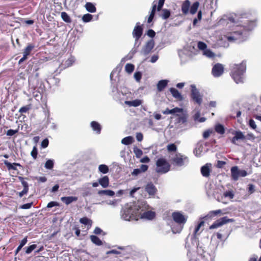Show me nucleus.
I'll return each instance as SVG.
<instances>
[{
    "mask_svg": "<svg viewBox=\"0 0 261 261\" xmlns=\"http://www.w3.org/2000/svg\"><path fill=\"white\" fill-rule=\"evenodd\" d=\"M149 208V205L145 201L138 203L137 204L125 207L122 212V217L126 220L140 219L141 211L143 212Z\"/></svg>",
    "mask_w": 261,
    "mask_h": 261,
    "instance_id": "nucleus-1",
    "label": "nucleus"
},
{
    "mask_svg": "<svg viewBox=\"0 0 261 261\" xmlns=\"http://www.w3.org/2000/svg\"><path fill=\"white\" fill-rule=\"evenodd\" d=\"M230 76L237 84L244 82V74L246 70V61H243L240 64H233L230 68Z\"/></svg>",
    "mask_w": 261,
    "mask_h": 261,
    "instance_id": "nucleus-2",
    "label": "nucleus"
},
{
    "mask_svg": "<svg viewBox=\"0 0 261 261\" xmlns=\"http://www.w3.org/2000/svg\"><path fill=\"white\" fill-rule=\"evenodd\" d=\"M156 172L159 173H166L170 170V165L164 158L159 159L156 162Z\"/></svg>",
    "mask_w": 261,
    "mask_h": 261,
    "instance_id": "nucleus-3",
    "label": "nucleus"
},
{
    "mask_svg": "<svg viewBox=\"0 0 261 261\" xmlns=\"http://www.w3.org/2000/svg\"><path fill=\"white\" fill-rule=\"evenodd\" d=\"M191 94L190 97L194 103L201 105L202 102V96L200 94L198 89H197L195 85H191Z\"/></svg>",
    "mask_w": 261,
    "mask_h": 261,
    "instance_id": "nucleus-4",
    "label": "nucleus"
},
{
    "mask_svg": "<svg viewBox=\"0 0 261 261\" xmlns=\"http://www.w3.org/2000/svg\"><path fill=\"white\" fill-rule=\"evenodd\" d=\"M234 220L233 219H229L227 217H224L215 221L214 223L210 226L209 228L210 229H215L229 222H232Z\"/></svg>",
    "mask_w": 261,
    "mask_h": 261,
    "instance_id": "nucleus-5",
    "label": "nucleus"
},
{
    "mask_svg": "<svg viewBox=\"0 0 261 261\" xmlns=\"http://www.w3.org/2000/svg\"><path fill=\"white\" fill-rule=\"evenodd\" d=\"M143 32V25L141 24L139 22H137L133 30L132 34L134 38H135L136 41H137L141 37Z\"/></svg>",
    "mask_w": 261,
    "mask_h": 261,
    "instance_id": "nucleus-6",
    "label": "nucleus"
},
{
    "mask_svg": "<svg viewBox=\"0 0 261 261\" xmlns=\"http://www.w3.org/2000/svg\"><path fill=\"white\" fill-rule=\"evenodd\" d=\"M172 217L173 220L180 225H184L187 221V218L179 212H173Z\"/></svg>",
    "mask_w": 261,
    "mask_h": 261,
    "instance_id": "nucleus-7",
    "label": "nucleus"
},
{
    "mask_svg": "<svg viewBox=\"0 0 261 261\" xmlns=\"http://www.w3.org/2000/svg\"><path fill=\"white\" fill-rule=\"evenodd\" d=\"M256 26L255 21H249L247 24L243 25L242 29L240 31L234 32L233 34H239L240 35H242L243 33V31H251Z\"/></svg>",
    "mask_w": 261,
    "mask_h": 261,
    "instance_id": "nucleus-8",
    "label": "nucleus"
},
{
    "mask_svg": "<svg viewBox=\"0 0 261 261\" xmlns=\"http://www.w3.org/2000/svg\"><path fill=\"white\" fill-rule=\"evenodd\" d=\"M212 72L214 76H220L224 72V67L220 63L216 64L212 68Z\"/></svg>",
    "mask_w": 261,
    "mask_h": 261,
    "instance_id": "nucleus-9",
    "label": "nucleus"
},
{
    "mask_svg": "<svg viewBox=\"0 0 261 261\" xmlns=\"http://www.w3.org/2000/svg\"><path fill=\"white\" fill-rule=\"evenodd\" d=\"M188 160L187 156H185L180 153L176 154L173 158V162L177 166H182L184 164V161Z\"/></svg>",
    "mask_w": 261,
    "mask_h": 261,
    "instance_id": "nucleus-10",
    "label": "nucleus"
},
{
    "mask_svg": "<svg viewBox=\"0 0 261 261\" xmlns=\"http://www.w3.org/2000/svg\"><path fill=\"white\" fill-rule=\"evenodd\" d=\"M232 134L234 135V136L231 139V142L233 144H237L236 141L239 140H243L246 138L243 133L240 130H233Z\"/></svg>",
    "mask_w": 261,
    "mask_h": 261,
    "instance_id": "nucleus-11",
    "label": "nucleus"
},
{
    "mask_svg": "<svg viewBox=\"0 0 261 261\" xmlns=\"http://www.w3.org/2000/svg\"><path fill=\"white\" fill-rule=\"evenodd\" d=\"M141 211V214L140 219H146L147 220H151L153 219L155 217V213L151 211H147L142 213Z\"/></svg>",
    "mask_w": 261,
    "mask_h": 261,
    "instance_id": "nucleus-12",
    "label": "nucleus"
},
{
    "mask_svg": "<svg viewBox=\"0 0 261 261\" xmlns=\"http://www.w3.org/2000/svg\"><path fill=\"white\" fill-rule=\"evenodd\" d=\"M145 190L150 196H154L158 191L157 189L151 182L146 185Z\"/></svg>",
    "mask_w": 261,
    "mask_h": 261,
    "instance_id": "nucleus-13",
    "label": "nucleus"
},
{
    "mask_svg": "<svg viewBox=\"0 0 261 261\" xmlns=\"http://www.w3.org/2000/svg\"><path fill=\"white\" fill-rule=\"evenodd\" d=\"M154 46V41L152 40L148 41L142 49V53L144 55L148 54Z\"/></svg>",
    "mask_w": 261,
    "mask_h": 261,
    "instance_id": "nucleus-14",
    "label": "nucleus"
},
{
    "mask_svg": "<svg viewBox=\"0 0 261 261\" xmlns=\"http://www.w3.org/2000/svg\"><path fill=\"white\" fill-rule=\"evenodd\" d=\"M99 184L103 188H107L110 184L109 178L107 175L102 176L98 179Z\"/></svg>",
    "mask_w": 261,
    "mask_h": 261,
    "instance_id": "nucleus-15",
    "label": "nucleus"
},
{
    "mask_svg": "<svg viewBox=\"0 0 261 261\" xmlns=\"http://www.w3.org/2000/svg\"><path fill=\"white\" fill-rule=\"evenodd\" d=\"M165 1V0H159V2H158V5L157 8H156V5L153 4V6L152 7V10H151V13L150 14L154 16V14H155L156 9L158 11H160L162 9V7L164 5Z\"/></svg>",
    "mask_w": 261,
    "mask_h": 261,
    "instance_id": "nucleus-16",
    "label": "nucleus"
},
{
    "mask_svg": "<svg viewBox=\"0 0 261 261\" xmlns=\"http://www.w3.org/2000/svg\"><path fill=\"white\" fill-rule=\"evenodd\" d=\"M231 176L232 179L237 181L238 180L239 175V169L237 166H233L231 168Z\"/></svg>",
    "mask_w": 261,
    "mask_h": 261,
    "instance_id": "nucleus-17",
    "label": "nucleus"
},
{
    "mask_svg": "<svg viewBox=\"0 0 261 261\" xmlns=\"http://www.w3.org/2000/svg\"><path fill=\"white\" fill-rule=\"evenodd\" d=\"M202 175L205 177H208L210 175L211 169L208 164L201 167L200 169Z\"/></svg>",
    "mask_w": 261,
    "mask_h": 261,
    "instance_id": "nucleus-18",
    "label": "nucleus"
},
{
    "mask_svg": "<svg viewBox=\"0 0 261 261\" xmlns=\"http://www.w3.org/2000/svg\"><path fill=\"white\" fill-rule=\"evenodd\" d=\"M4 164L7 166L8 169L10 170H16L17 168L16 166L19 167L20 168H22V166L19 164L17 163H13V164L9 162L7 160L4 161Z\"/></svg>",
    "mask_w": 261,
    "mask_h": 261,
    "instance_id": "nucleus-19",
    "label": "nucleus"
},
{
    "mask_svg": "<svg viewBox=\"0 0 261 261\" xmlns=\"http://www.w3.org/2000/svg\"><path fill=\"white\" fill-rule=\"evenodd\" d=\"M77 197L75 196H65L61 197V200L66 205H68L71 203L77 200Z\"/></svg>",
    "mask_w": 261,
    "mask_h": 261,
    "instance_id": "nucleus-20",
    "label": "nucleus"
},
{
    "mask_svg": "<svg viewBox=\"0 0 261 261\" xmlns=\"http://www.w3.org/2000/svg\"><path fill=\"white\" fill-rule=\"evenodd\" d=\"M170 91L172 94V96L175 98L176 99L179 100H182L183 97L181 94L179 92V91L174 88H170Z\"/></svg>",
    "mask_w": 261,
    "mask_h": 261,
    "instance_id": "nucleus-21",
    "label": "nucleus"
},
{
    "mask_svg": "<svg viewBox=\"0 0 261 261\" xmlns=\"http://www.w3.org/2000/svg\"><path fill=\"white\" fill-rule=\"evenodd\" d=\"M90 125L93 130L95 132L96 134H99L100 133L101 127L99 123L96 121H93L91 122Z\"/></svg>",
    "mask_w": 261,
    "mask_h": 261,
    "instance_id": "nucleus-22",
    "label": "nucleus"
},
{
    "mask_svg": "<svg viewBox=\"0 0 261 261\" xmlns=\"http://www.w3.org/2000/svg\"><path fill=\"white\" fill-rule=\"evenodd\" d=\"M190 6V2L189 0L185 1L181 5V11L184 14L188 13Z\"/></svg>",
    "mask_w": 261,
    "mask_h": 261,
    "instance_id": "nucleus-23",
    "label": "nucleus"
},
{
    "mask_svg": "<svg viewBox=\"0 0 261 261\" xmlns=\"http://www.w3.org/2000/svg\"><path fill=\"white\" fill-rule=\"evenodd\" d=\"M142 103V101L140 99H135L132 101H125V103L129 107H137L140 106Z\"/></svg>",
    "mask_w": 261,
    "mask_h": 261,
    "instance_id": "nucleus-24",
    "label": "nucleus"
},
{
    "mask_svg": "<svg viewBox=\"0 0 261 261\" xmlns=\"http://www.w3.org/2000/svg\"><path fill=\"white\" fill-rule=\"evenodd\" d=\"M168 81L166 80L160 81L157 84L158 90L160 92L163 91L167 86Z\"/></svg>",
    "mask_w": 261,
    "mask_h": 261,
    "instance_id": "nucleus-25",
    "label": "nucleus"
},
{
    "mask_svg": "<svg viewBox=\"0 0 261 261\" xmlns=\"http://www.w3.org/2000/svg\"><path fill=\"white\" fill-rule=\"evenodd\" d=\"M86 10L90 13H94L96 11L95 6L90 2H88L85 5Z\"/></svg>",
    "mask_w": 261,
    "mask_h": 261,
    "instance_id": "nucleus-26",
    "label": "nucleus"
},
{
    "mask_svg": "<svg viewBox=\"0 0 261 261\" xmlns=\"http://www.w3.org/2000/svg\"><path fill=\"white\" fill-rule=\"evenodd\" d=\"M215 130L217 133L220 135H223L225 132L224 126L221 124H216L215 126Z\"/></svg>",
    "mask_w": 261,
    "mask_h": 261,
    "instance_id": "nucleus-27",
    "label": "nucleus"
},
{
    "mask_svg": "<svg viewBox=\"0 0 261 261\" xmlns=\"http://www.w3.org/2000/svg\"><path fill=\"white\" fill-rule=\"evenodd\" d=\"M90 238L92 242L97 246H101L102 244V241L96 236L91 235L90 236Z\"/></svg>",
    "mask_w": 261,
    "mask_h": 261,
    "instance_id": "nucleus-28",
    "label": "nucleus"
},
{
    "mask_svg": "<svg viewBox=\"0 0 261 261\" xmlns=\"http://www.w3.org/2000/svg\"><path fill=\"white\" fill-rule=\"evenodd\" d=\"M34 47L35 45L33 44H28L27 47L24 48L23 54H24L27 56H29Z\"/></svg>",
    "mask_w": 261,
    "mask_h": 261,
    "instance_id": "nucleus-29",
    "label": "nucleus"
},
{
    "mask_svg": "<svg viewBox=\"0 0 261 261\" xmlns=\"http://www.w3.org/2000/svg\"><path fill=\"white\" fill-rule=\"evenodd\" d=\"M99 195H106L110 196H113L115 195V192L111 190H100L98 192Z\"/></svg>",
    "mask_w": 261,
    "mask_h": 261,
    "instance_id": "nucleus-30",
    "label": "nucleus"
},
{
    "mask_svg": "<svg viewBox=\"0 0 261 261\" xmlns=\"http://www.w3.org/2000/svg\"><path fill=\"white\" fill-rule=\"evenodd\" d=\"M199 6V3L198 2H195L193 4L190 9V13L191 14H194L197 11L198 8Z\"/></svg>",
    "mask_w": 261,
    "mask_h": 261,
    "instance_id": "nucleus-31",
    "label": "nucleus"
},
{
    "mask_svg": "<svg viewBox=\"0 0 261 261\" xmlns=\"http://www.w3.org/2000/svg\"><path fill=\"white\" fill-rule=\"evenodd\" d=\"M134 141V138L132 136H128L124 138L121 140V143L123 144L128 145L132 144Z\"/></svg>",
    "mask_w": 261,
    "mask_h": 261,
    "instance_id": "nucleus-32",
    "label": "nucleus"
},
{
    "mask_svg": "<svg viewBox=\"0 0 261 261\" xmlns=\"http://www.w3.org/2000/svg\"><path fill=\"white\" fill-rule=\"evenodd\" d=\"M61 17L63 20L67 23L71 22V19L68 14L65 12H62L61 13Z\"/></svg>",
    "mask_w": 261,
    "mask_h": 261,
    "instance_id": "nucleus-33",
    "label": "nucleus"
},
{
    "mask_svg": "<svg viewBox=\"0 0 261 261\" xmlns=\"http://www.w3.org/2000/svg\"><path fill=\"white\" fill-rule=\"evenodd\" d=\"M98 170L100 172L103 174H106L109 172V169L107 165L105 164H101L99 166Z\"/></svg>",
    "mask_w": 261,
    "mask_h": 261,
    "instance_id": "nucleus-34",
    "label": "nucleus"
},
{
    "mask_svg": "<svg viewBox=\"0 0 261 261\" xmlns=\"http://www.w3.org/2000/svg\"><path fill=\"white\" fill-rule=\"evenodd\" d=\"M135 69V66L133 64L127 63L125 66V70L128 73H131L133 72Z\"/></svg>",
    "mask_w": 261,
    "mask_h": 261,
    "instance_id": "nucleus-35",
    "label": "nucleus"
},
{
    "mask_svg": "<svg viewBox=\"0 0 261 261\" xmlns=\"http://www.w3.org/2000/svg\"><path fill=\"white\" fill-rule=\"evenodd\" d=\"M170 15L171 13L169 10L167 9H164L162 10V17L164 19H168L170 16Z\"/></svg>",
    "mask_w": 261,
    "mask_h": 261,
    "instance_id": "nucleus-36",
    "label": "nucleus"
},
{
    "mask_svg": "<svg viewBox=\"0 0 261 261\" xmlns=\"http://www.w3.org/2000/svg\"><path fill=\"white\" fill-rule=\"evenodd\" d=\"M19 130V126L15 129H10L7 130L6 132V135L7 136H12L16 134H17Z\"/></svg>",
    "mask_w": 261,
    "mask_h": 261,
    "instance_id": "nucleus-37",
    "label": "nucleus"
},
{
    "mask_svg": "<svg viewBox=\"0 0 261 261\" xmlns=\"http://www.w3.org/2000/svg\"><path fill=\"white\" fill-rule=\"evenodd\" d=\"M80 222L82 224H83L84 225H91L92 224V221L90 219H89L87 217H83L80 219Z\"/></svg>",
    "mask_w": 261,
    "mask_h": 261,
    "instance_id": "nucleus-38",
    "label": "nucleus"
},
{
    "mask_svg": "<svg viewBox=\"0 0 261 261\" xmlns=\"http://www.w3.org/2000/svg\"><path fill=\"white\" fill-rule=\"evenodd\" d=\"M92 15L88 13L83 15L82 20L85 22H88L92 19Z\"/></svg>",
    "mask_w": 261,
    "mask_h": 261,
    "instance_id": "nucleus-39",
    "label": "nucleus"
},
{
    "mask_svg": "<svg viewBox=\"0 0 261 261\" xmlns=\"http://www.w3.org/2000/svg\"><path fill=\"white\" fill-rule=\"evenodd\" d=\"M167 148L169 152H175L177 150V146L175 144L172 143L168 144Z\"/></svg>",
    "mask_w": 261,
    "mask_h": 261,
    "instance_id": "nucleus-40",
    "label": "nucleus"
},
{
    "mask_svg": "<svg viewBox=\"0 0 261 261\" xmlns=\"http://www.w3.org/2000/svg\"><path fill=\"white\" fill-rule=\"evenodd\" d=\"M54 164L53 160H48L45 164V168L47 169H51L54 167Z\"/></svg>",
    "mask_w": 261,
    "mask_h": 261,
    "instance_id": "nucleus-41",
    "label": "nucleus"
},
{
    "mask_svg": "<svg viewBox=\"0 0 261 261\" xmlns=\"http://www.w3.org/2000/svg\"><path fill=\"white\" fill-rule=\"evenodd\" d=\"M18 179L21 182V184L23 187V189L29 191V185L27 181L24 180V178L21 176H19Z\"/></svg>",
    "mask_w": 261,
    "mask_h": 261,
    "instance_id": "nucleus-42",
    "label": "nucleus"
},
{
    "mask_svg": "<svg viewBox=\"0 0 261 261\" xmlns=\"http://www.w3.org/2000/svg\"><path fill=\"white\" fill-rule=\"evenodd\" d=\"M134 152L138 158H140L143 154L142 151L137 147L134 148Z\"/></svg>",
    "mask_w": 261,
    "mask_h": 261,
    "instance_id": "nucleus-43",
    "label": "nucleus"
},
{
    "mask_svg": "<svg viewBox=\"0 0 261 261\" xmlns=\"http://www.w3.org/2000/svg\"><path fill=\"white\" fill-rule=\"evenodd\" d=\"M38 149L36 146H34L31 152V155L34 160H36L37 157Z\"/></svg>",
    "mask_w": 261,
    "mask_h": 261,
    "instance_id": "nucleus-44",
    "label": "nucleus"
},
{
    "mask_svg": "<svg viewBox=\"0 0 261 261\" xmlns=\"http://www.w3.org/2000/svg\"><path fill=\"white\" fill-rule=\"evenodd\" d=\"M213 133V130L211 129H208L204 131L203 133V135H202L203 138L205 139L208 138L210 137V136L211 135V134H212Z\"/></svg>",
    "mask_w": 261,
    "mask_h": 261,
    "instance_id": "nucleus-45",
    "label": "nucleus"
},
{
    "mask_svg": "<svg viewBox=\"0 0 261 261\" xmlns=\"http://www.w3.org/2000/svg\"><path fill=\"white\" fill-rule=\"evenodd\" d=\"M37 247V245L35 244L31 245L30 246L26 248L25 253L27 254L31 253L33 250Z\"/></svg>",
    "mask_w": 261,
    "mask_h": 261,
    "instance_id": "nucleus-46",
    "label": "nucleus"
},
{
    "mask_svg": "<svg viewBox=\"0 0 261 261\" xmlns=\"http://www.w3.org/2000/svg\"><path fill=\"white\" fill-rule=\"evenodd\" d=\"M31 109V106L30 105H27L25 106L21 107L19 110V112L20 113H23L27 112Z\"/></svg>",
    "mask_w": 261,
    "mask_h": 261,
    "instance_id": "nucleus-47",
    "label": "nucleus"
},
{
    "mask_svg": "<svg viewBox=\"0 0 261 261\" xmlns=\"http://www.w3.org/2000/svg\"><path fill=\"white\" fill-rule=\"evenodd\" d=\"M182 111V109L176 107L171 110H170V114H175L176 113H181Z\"/></svg>",
    "mask_w": 261,
    "mask_h": 261,
    "instance_id": "nucleus-48",
    "label": "nucleus"
},
{
    "mask_svg": "<svg viewBox=\"0 0 261 261\" xmlns=\"http://www.w3.org/2000/svg\"><path fill=\"white\" fill-rule=\"evenodd\" d=\"M197 46L198 48L201 50H204L207 47L206 44L204 42L202 41L198 42Z\"/></svg>",
    "mask_w": 261,
    "mask_h": 261,
    "instance_id": "nucleus-49",
    "label": "nucleus"
},
{
    "mask_svg": "<svg viewBox=\"0 0 261 261\" xmlns=\"http://www.w3.org/2000/svg\"><path fill=\"white\" fill-rule=\"evenodd\" d=\"M204 221H200L198 224V225L196 226V227H195V230H194V234H196L197 233V232H198V231L200 229V228L203 226L204 225Z\"/></svg>",
    "mask_w": 261,
    "mask_h": 261,
    "instance_id": "nucleus-50",
    "label": "nucleus"
},
{
    "mask_svg": "<svg viewBox=\"0 0 261 261\" xmlns=\"http://www.w3.org/2000/svg\"><path fill=\"white\" fill-rule=\"evenodd\" d=\"M134 77L137 82H140L142 77V73L140 72H136L134 73Z\"/></svg>",
    "mask_w": 261,
    "mask_h": 261,
    "instance_id": "nucleus-51",
    "label": "nucleus"
},
{
    "mask_svg": "<svg viewBox=\"0 0 261 261\" xmlns=\"http://www.w3.org/2000/svg\"><path fill=\"white\" fill-rule=\"evenodd\" d=\"M32 205H33V202L28 203H25L23 205H21L20 206V208H22V209H29L31 207Z\"/></svg>",
    "mask_w": 261,
    "mask_h": 261,
    "instance_id": "nucleus-52",
    "label": "nucleus"
},
{
    "mask_svg": "<svg viewBox=\"0 0 261 261\" xmlns=\"http://www.w3.org/2000/svg\"><path fill=\"white\" fill-rule=\"evenodd\" d=\"M221 213H222V211L221 210H218L210 212V214L211 217H213L218 215Z\"/></svg>",
    "mask_w": 261,
    "mask_h": 261,
    "instance_id": "nucleus-53",
    "label": "nucleus"
},
{
    "mask_svg": "<svg viewBox=\"0 0 261 261\" xmlns=\"http://www.w3.org/2000/svg\"><path fill=\"white\" fill-rule=\"evenodd\" d=\"M49 141L47 138L44 139L41 142V145L42 148H46L48 146Z\"/></svg>",
    "mask_w": 261,
    "mask_h": 261,
    "instance_id": "nucleus-54",
    "label": "nucleus"
},
{
    "mask_svg": "<svg viewBox=\"0 0 261 261\" xmlns=\"http://www.w3.org/2000/svg\"><path fill=\"white\" fill-rule=\"evenodd\" d=\"M146 34L149 37L151 38L154 37L155 35V32L152 29L148 30Z\"/></svg>",
    "mask_w": 261,
    "mask_h": 261,
    "instance_id": "nucleus-55",
    "label": "nucleus"
},
{
    "mask_svg": "<svg viewBox=\"0 0 261 261\" xmlns=\"http://www.w3.org/2000/svg\"><path fill=\"white\" fill-rule=\"evenodd\" d=\"M74 62V61L73 58H70L66 61L65 64L67 67H69V66L72 65Z\"/></svg>",
    "mask_w": 261,
    "mask_h": 261,
    "instance_id": "nucleus-56",
    "label": "nucleus"
},
{
    "mask_svg": "<svg viewBox=\"0 0 261 261\" xmlns=\"http://www.w3.org/2000/svg\"><path fill=\"white\" fill-rule=\"evenodd\" d=\"M225 164V162L219 160L217 161L216 167L218 168H222Z\"/></svg>",
    "mask_w": 261,
    "mask_h": 261,
    "instance_id": "nucleus-57",
    "label": "nucleus"
},
{
    "mask_svg": "<svg viewBox=\"0 0 261 261\" xmlns=\"http://www.w3.org/2000/svg\"><path fill=\"white\" fill-rule=\"evenodd\" d=\"M224 196L225 197H229L230 199L233 198L234 195L231 191H226L224 193Z\"/></svg>",
    "mask_w": 261,
    "mask_h": 261,
    "instance_id": "nucleus-58",
    "label": "nucleus"
},
{
    "mask_svg": "<svg viewBox=\"0 0 261 261\" xmlns=\"http://www.w3.org/2000/svg\"><path fill=\"white\" fill-rule=\"evenodd\" d=\"M140 189V187H136V188H134L133 189H132L129 192L130 196L134 197V194L135 193V192H136Z\"/></svg>",
    "mask_w": 261,
    "mask_h": 261,
    "instance_id": "nucleus-59",
    "label": "nucleus"
},
{
    "mask_svg": "<svg viewBox=\"0 0 261 261\" xmlns=\"http://www.w3.org/2000/svg\"><path fill=\"white\" fill-rule=\"evenodd\" d=\"M58 205H59V203L57 202L51 201L47 204V207L48 208H51L54 206H58Z\"/></svg>",
    "mask_w": 261,
    "mask_h": 261,
    "instance_id": "nucleus-60",
    "label": "nucleus"
},
{
    "mask_svg": "<svg viewBox=\"0 0 261 261\" xmlns=\"http://www.w3.org/2000/svg\"><path fill=\"white\" fill-rule=\"evenodd\" d=\"M249 124V126L253 129H255L256 128L255 122L253 119H250Z\"/></svg>",
    "mask_w": 261,
    "mask_h": 261,
    "instance_id": "nucleus-61",
    "label": "nucleus"
},
{
    "mask_svg": "<svg viewBox=\"0 0 261 261\" xmlns=\"http://www.w3.org/2000/svg\"><path fill=\"white\" fill-rule=\"evenodd\" d=\"M248 173L245 170H239L240 177H245L247 175Z\"/></svg>",
    "mask_w": 261,
    "mask_h": 261,
    "instance_id": "nucleus-62",
    "label": "nucleus"
},
{
    "mask_svg": "<svg viewBox=\"0 0 261 261\" xmlns=\"http://www.w3.org/2000/svg\"><path fill=\"white\" fill-rule=\"evenodd\" d=\"M27 242H28V237H25L21 241L20 244L19 245H20L21 247H23L27 244Z\"/></svg>",
    "mask_w": 261,
    "mask_h": 261,
    "instance_id": "nucleus-63",
    "label": "nucleus"
},
{
    "mask_svg": "<svg viewBox=\"0 0 261 261\" xmlns=\"http://www.w3.org/2000/svg\"><path fill=\"white\" fill-rule=\"evenodd\" d=\"M248 186V192L251 194L253 193L255 191L254 186L253 184H249Z\"/></svg>",
    "mask_w": 261,
    "mask_h": 261,
    "instance_id": "nucleus-64",
    "label": "nucleus"
}]
</instances>
